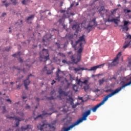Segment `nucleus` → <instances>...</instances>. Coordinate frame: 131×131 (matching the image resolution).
Listing matches in <instances>:
<instances>
[{
	"mask_svg": "<svg viewBox=\"0 0 131 131\" xmlns=\"http://www.w3.org/2000/svg\"><path fill=\"white\" fill-rule=\"evenodd\" d=\"M79 46L81 47L77 51V54L72 55L70 58L72 62H73L75 64H77L78 62H80L81 59V53L83 49L82 48V45H85V39H84V35H82V36L79 38V39L76 41V45L79 43Z\"/></svg>",
	"mask_w": 131,
	"mask_h": 131,
	"instance_id": "nucleus-1",
	"label": "nucleus"
},
{
	"mask_svg": "<svg viewBox=\"0 0 131 131\" xmlns=\"http://www.w3.org/2000/svg\"><path fill=\"white\" fill-rule=\"evenodd\" d=\"M16 114H18L20 117H12L10 116L9 115L6 116V118H8L9 119H13L15 120V121H17L15 123V127H17V126H19V124H20V121H22L24 120V113L22 112H17Z\"/></svg>",
	"mask_w": 131,
	"mask_h": 131,
	"instance_id": "nucleus-2",
	"label": "nucleus"
},
{
	"mask_svg": "<svg viewBox=\"0 0 131 131\" xmlns=\"http://www.w3.org/2000/svg\"><path fill=\"white\" fill-rule=\"evenodd\" d=\"M40 55L39 60L40 62H46L50 59V54H49V50L48 49H43Z\"/></svg>",
	"mask_w": 131,
	"mask_h": 131,
	"instance_id": "nucleus-3",
	"label": "nucleus"
},
{
	"mask_svg": "<svg viewBox=\"0 0 131 131\" xmlns=\"http://www.w3.org/2000/svg\"><path fill=\"white\" fill-rule=\"evenodd\" d=\"M121 56V52H119L113 62L108 63V67H114V66H116V65L119 63V58H120Z\"/></svg>",
	"mask_w": 131,
	"mask_h": 131,
	"instance_id": "nucleus-4",
	"label": "nucleus"
},
{
	"mask_svg": "<svg viewBox=\"0 0 131 131\" xmlns=\"http://www.w3.org/2000/svg\"><path fill=\"white\" fill-rule=\"evenodd\" d=\"M50 127V128H54V124L51 123V124H46L45 123H43V124H39V125L37 126L38 129H40V130H42L43 129H45V128H47V127Z\"/></svg>",
	"mask_w": 131,
	"mask_h": 131,
	"instance_id": "nucleus-5",
	"label": "nucleus"
},
{
	"mask_svg": "<svg viewBox=\"0 0 131 131\" xmlns=\"http://www.w3.org/2000/svg\"><path fill=\"white\" fill-rule=\"evenodd\" d=\"M94 25H95L96 26L98 25V23L96 21V18H93L90 21V24L86 28V30L88 31V32H90V31L92 30V28H93Z\"/></svg>",
	"mask_w": 131,
	"mask_h": 131,
	"instance_id": "nucleus-6",
	"label": "nucleus"
},
{
	"mask_svg": "<svg viewBox=\"0 0 131 131\" xmlns=\"http://www.w3.org/2000/svg\"><path fill=\"white\" fill-rule=\"evenodd\" d=\"M104 65H105V63L92 67H91V69H88V68H84V70H88V71H95L99 68H101V67H104Z\"/></svg>",
	"mask_w": 131,
	"mask_h": 131,
	"instance_id": "nucleus-7",
	"label": "nucleus"
},
{
	"mask_svg": "<svg viewBox=\"0 0 131 131\" xmlns=\"http://www.w3.org/2000/svg\"><path fill=\"white\" fill-rule=\"evenodd\" d=\"M50 38H52V36H50V34H47L43 37L42 41L44 43L45 47H47L48 44H49V40ZM46 42H47L48 43H46Z\"/></svg>",
	"mask_w": 131,
	"mask_h": 131,
	"instance_id": "nucleus-8",
	"label": "nucleus"
},
{
	"mask_svg": "<svg viewBox=\"0 0 131 131\" xmlns=\"http://www.w3.org/2000/svg\"><path fill=\"white\" fill-rule=\"evenodd\" d=\"M123 26H122V29H123V30H125L126 31H128V24H130V22L125 20L123 21Z\"/></svg>",
	"mask_w": 131,
	"mask_h": 131,
	"instance_id": "nucleus-9",
	"label": "nucleus"
},
{
	"mask_svg": "<svg viewBox=\"0 0 131 131\" xmlns=\"http://www.w3.org/2000/svg\"><path fill=\"white\" fill-rule=\"evenodd\" d=\"M109 10L105 9V7L104 6H101L100 9L98 10L99 13L100 15H104V13H107Z\"/></svg>",
	"mask_w": 131,
	"mask_h": 131,
	"instance_id": "nucleus-10",
	"label": "nucleus"
},
{
	"mask_svg": "<svg viewBox=\"0 0 131 131\" xmlns=\"http://www.w3.org/2000/svg\"><path fill=\"white\" fill-rule=\"evenodd\" d=\"M20 129L21 131H32V126L30 125H27L26 127L21 126Z\"/></svg>",
	"mask_w": 131,
	"mask_h": 131,
	"instance_id": "nucleus-11",
	"label": "nucleus"
},
{
	"mask_svg": "<svg viewBox=\"0 0 131 131\" xmlns=\"http://www.w3.org/2000/svg\"><path fill=\"white\" fill-rule=\"evenodd\" d=\"M45 115H52V113H47V112H45V111L42 112V115H38L36 118H34V120H36L37 118H42Z\"/></svg>",
	"mask_w": 131,
	"mask_h": 131,
	"instance_id": "nucleus-12",
	"label": "nucleus"
},
{
	"mask_svg": "<svg viewBox=\"0 0 131 131\" xmlns=\"http://www.w3.org/2000/svg\"><path fill=\"white\" fill-rule=\"evenodd\" d=\"M50 97H47V100H55V97L54 96H56V92L55 90H53L50 92Z\"/></svg>",
	"mask_w": 131,
	"mask_h": 131,
	"instance_id": "nucleus-13",
	"label": "nucleus"
},
{
	"mask_svg": "<svg viewBox=\"0 0 131 131\" xmlns=\"http://www.w3.org/2000/svg\"><path fill=\"white\" fill-rule=\"evenodd\" d=\"M68 100H69V102H70V104H71V105H72V108H76V106L77 105L76 104H74V103L73 102V101L74 100H73V98H72V97H69V98L68 99Z\"/></svg>",
	"mask_w": 131,
	"mask_h": 131,
	"instance_id": "nucleus-14",
	"label": "nucleus"
},
{
	"mask_svg": "<svg viewBox=\"0 0 131 131\" xmlns=\"http://www.w3.org/2000/svg\"><path fill=\"white\" fill-rule=\"evenodd\" d=\"M58 93L59 94L60 96H68V92H66L62 90V89H59L58 91Z\"/></svg>",
	"mask_w": 131,
	"mask_h": 131,
	"instance_id": "nucleus-15",
	"label": "nucleus"
},
{
	"mask_svg": "<svg viewBox=\"0 0 131 131\" xmlns=\"http://www.w3.org/2000/svg\"><path fill=\"white\" fill-rule=\"evenodd\" d=\"M30 83V81H29V79H27L24 81V85L26 90H28V85H29Z\"/></svg>",
	"mask_w": 131,
	"mask_h": 131,
	"instance_id": "nucleus-16",
	"label": "nucleus"
},
{
	"mask_svg": "<svg viewBox=\"0 0 131 131\" xmlns=\"http://www.w3.org/2000/svg\"><path fill=\"white\" fill-rule=\"evenodd\" d=\"M60 72H61V70H60V69H58V71L56 72V80H58V81H60V80H61L62 77H60V76H59V74H60Z\"/></svg>",
	"mask_w": 131,
	"mask_h": 131,
	"instance_id": "nucleus-17",
	"label": "nucleus"
},
{
	"mask_svg": "<svg viewBox=\"0 0 131 131\" xmlns=\"http://www.w3.org/2000/svg\"><path fill=\"white\" fill-rule=\"evenodd\" d=\"M114 18H113V14H111L108 16V18L106 19V22H113Z\"/></svg>",
	"mask_w": 131,
	"mask_h": 131,
	"instance_id": "nucleus-18",
	"label": "nucleus"
},
{
	"mask_svg": "<svg viewBox=\"0 0 131 131\" xmlns=\"http://www.w3.org/2000/svg\"><path fill=\"white\" fill-rule=\"evenodd\" d=\"M73 89L75 92H78L79 90V84H75L73 85Z\"/></svg>",
	"mask_w": 131,
	"mask_h": 131,
	"instance_id": "nucleus-19",
	"label": "nucleus"
},
{
	"mask_svg": "<svg viewBox=\"0 0 131 131\" xmlns=\"http://www.w3.org/2000/svg\"><path fill=\"white\" fill-rule=\"evenodd\" d=\"M113 22H114L116 25H118V22H120L119 17H117V18H114L113 20Z\"/></svg>",
	"mask_w": 131,
	"mask_h": 131,
	"instance_id": "nucleus-20",
	"label": "nucleus"
},
{
	"mask_svg": "<svg viewBox=\"0 0 131 131\" xmlns=\"http://www.w3.org/2000/svg\"><path fill=\"white\" fill-rule=\"evenodd\" d=\"M72 29H73V30H76V31H78V30L79 29V25L76 24V25H74L72 27Z\"/></svg>",
	"mask_w": 131,
	"mask_h": 131,
	"instance_id": "nucleus-21",
	"label": "nucleus"
},
{
	"mask_svg": "<svg viewBox=\"0 0 131 131\" xmlns=\"http://www.w3.org/2000/svg\"><path fill=\"white\" fill-rule=\"evenodd\" d=\"M55 45L57 47L58 49H63V48H65V45H60V43L58 42H56ZM61 46H63L61 47Z\"/></svg>",
	"mask_w": 131,
	"mask_h": 131,
	"instance_id": "nucleus-22",
	"label": "nucleus"
},
{
	"mask_svg": "<svg viewBox=\"0 0 131 131\" xmlns=\"http://www.w3.org/2000/svg\"><path fill=\"white\" fill-rule=\"evenodd\" d=\"M30 2V0H23L21 1V4L26 6V5H27V3H29Z\"/></svg>",
	"mask_w": 131,
	"mask_h": 131,
	"instance_id": "nucleus-23",
	"label": "nucleus"
},
{
	"mask_svg": "<svg viewBox=\"0 0 131 131\" xmlns=\"http://www.w3.org/2000/svg\"><path fill=\"white\" fill-rule=\"evenodd\" d=\"M104 81H105L104 78H103L102 79L99 80V85H101L102 84H103Z\"/></svg>",
	"mask_w": 131,
	"mask_h": 131,
	"instance_id": "nucleus-24",
	"label": "nucleus"
},
{
	"mask_svg": "<svg viewBox=\"0 0 131 131\" xmlns=\"http://www.w3.org/2000/svg\"><path fill=\"white\" fill-rule=\"evenodd\" d=\"M10 1L12 3V5L14 6H16L18 4V0H10Z\"/></svg>",
	"mask_w": 131,
	"mask_h": 131,
	"instance_id": "nucleus-25",
	"label": "nucleus"
},
{
	"mask_svg": "<svg viewBox=\"0 0 131 131\" xmlns=\"http://www.w3.org/2000/svg\"><path fill=\"white\" fill-rule=\"evenodd\" d=\"M34 14L30 15L27 18V21H29V20H31V19H33V18H34Z\"/></svg>",
	"mask_w": 131,
	"mask_h": 131,
	"instance_id": "nucleus-26",
	"label": "nucleus"
},
{
	"mask_svg": "<svg viewBox=\"0 0 131 131\" xmlns=\"http://www.w3.org/2000/svg\"><path fill=\"white\" fill-rule=\"evenodd\" d=\"M89 85H85V86H84V90L85 92H86V91L89 90Z\"/></svg>",
	"mask_w": 131,
	"mask_h": 131,
	"instance_id": "nucleus-27",
	"label": "nucleus"
},
{
	"mask_svg": "<svg viewBox=\"0 0 131 131\" xmlns=\"http://www.w3.org/2000/svg\"><path fill=\"white\" fill-rule=\"evenodd\" d=\"M88 82H89V80H85L83 82H82V83L85 84V85H88Z\"/></svg>",
	"mask_w": 131,
	"mask_h": 131,
	"instance_id": "nucleus-28",
	"label": "nucleus"
},
{
	"mask_svg": "<svg viewBox=\"0 0 131 131\" xmlns=\"http://www.w3.org/2000/svg\"><path fill=\"white\" fill-rule=\"evenodd\" d=\"M74 71H75V72H77L78 71H80V69L79 68H75L74 69Z\"/></svg>",
	"mask_w": 131,
	"mask_h": 131,
	"instance_id": "nucleus-29",
	"label": "nucleus"
},
{
	"mask_svg": "<svg viewBox=\"0 0 131 131\" xmlns=\"http://www.w3.org/2000/svg\"><path fill=\"white\" fill-rule=\"evenodd\" d=\"M117 10H118V8L114 9L113 11L111 12L112 15H113V14H114V13H115Z\"/></svg>",
	"mask_w": 131,
	"mask_h": 131,
	"instance_id": "nucleus-30",
	"label": "nucleus"
},
{
	"mask_svg": "<svg viewBox=\"0 0 131 131\" xmlns=\"http://www.w3.org/2000/svg\"><path fill=\"white\" fill-rule=\"evenodd\" d=\"M3 113H6V111H7V110H6V107L3 106Z\"/></svg>",
	"mask_w": 131,
	"mask_h": 131,
	"instance_id": "nucleus-31",
	"label": "nucleus"
},
{
	"mask_svg": "<svg viewBox=\"0 0 131 131\" xmlns=\"http://www.w3.org/2000/svg\"><path fill=\"white\" fill-rule=\"evenodd\" d=\"M111 92H112V89H108L105 91V93H111Z\"/></svg>",
	"mask_w": 131,
	"mask_h": 131,
	"instance_id": "nucleus-32",
	"label": "nucleus"
},
{
	"mask_svg": "<svg viewBox=\"0 0 131 131\" xmlns=\"http://www.w3.org/2000/svg\"><path fill=\"white\" fill-rule=\"evenodd\" d=\"M20 56V53H18V54H14L12 55V57H17V56Z\"/></svg>",
	"mask_w": 131,
	"mask_h": 131,
	"instance_id": "nucleus-33",
	"label": "nucleus"
},
{
	"mask_svg": "<svg viewBox=\"0 0 131 131\" xmlns=\"http://www.w3.org/2000/svg\"><path fill=\"white\" fill-rule=\"evenodd\" d=\"M10 5H11L10 3H6L5 6L6 8H8V7H9V6H10Z\"/></svg>",
	"mask_w": 131,
	"mask_h": 131,
	"instance_id": "nucleus-34",
	"label": "nucleus"
},
{
	"mask_svg": "<svg viewBox=\"0 0 131 131\" xmlns=\"http://www.w3.org/2000/svg\"><path fill=\"white\" fill-rule=\"evenodd\" d=\"M47 74H52V71L51 70L47 71Z\"/></svg>",
	"mask_w": 131,
	"mask_h": 131,
	"instance_id": "nucleus-35",
	"label": "nucleus"
},
{
	"mask_svg": "<svg viewBox=\"0 0 131 131\" xmlns=\"http://www.w3.org/2000/svg\"><path fill=\"white\" fill-rule=\"evenodd\" d=\"M6 101L7 102H9L10 104L12 103V100H11L10 99H6Z\"/></svg>",
	"mask_w": 131,
	"mask_h": 131,
	"instance_id": "nucleus-36",
	"label": "nucleus"
},
{
	"mask_svg": "<svg viewBox=\"0 0 131 131\" xmlns=\"http://www.w3.org/2000/svg\"><path fill=\"white\" fill-rule=\"evenodd\" d=\"M54 83H56V81H55V80H52V81L51 85H54Z\"/></svg>",
	"mask_w": 131,
	"mask_h": 131,
	"instance_id": "nucleus-37",
	"label": "nucleus"
},
{
	"mask_svg": "<svg viewBox=\"0 0 131 131\" xmlns=\"http://www.w3.org/2000/svg\"><path fill=\"white\" fill-rule=\"evenodd\" d=\"M19 62H20V63H23V59L22 58H19Z\"/></svg>",
	"mask_w": 131,
	"mask_h": 131,
	"instance_id": "nucleus-38",
	"label": "nucleus"
},
{
	"mask_svg": "<svg viewBox=\"0 0 131 131\" xmlns=\"http://www.w3.org/2000/svg\"><path fill=\"white\" fill-rule=\"evenodd\" d=\"M30 108V106L29 105L27 104V106H26V109H29Z\"/></svg>",
	"mask_w": 131,
	"mask_h": 131,
	"instance_id": "nucleus-39",
	"label": "nucleus"
},
{
	"mask_svg": "<svg viewBox=\"0 0 131 131\" xmlns=\"http://www.w3.org/2000/svg\"><path fill=\"white\" fill-rule=\"evenodd\" d=\"M126 36L127 38H129V39H131V35H128Z\"/></svg>",
	"mask_w": 131,
	"mask_h": 131,
	"instance_id": "nucleus-40",
	"label": "nucleus"
},
{
	"mask_svg": "<svg viewBox=\"0 0 131 131\" xmlns=\"http://www.w3.org/2000/svg\"><path fill=\"white\" fill-rule=\"evenodd\" d=\"M20 86H21L20 85H17L16 88L17 90H20Z\"/></svg>",
	"mask_w": 131,
	"mask_h": 131,
	"instance_id": "nucleus-41",
	"label": "nucleus"
},
{
	"mask_svg": "<svg viewBox=\"0 0 131 131\" xmlns=\"http://www.w3.org/2000/svg\"><path fill=\"white\" fill-rule=\"evenodd\" d=\"M46 70H47V67L45 66L43 69H42V71H46Z\"/></svg>",
	"mask_w": 131,
	"mask_h": 131,
	"instance_id": "nucleus-42",
	"label": "nucleus"
},
{
	"mask_svg": "<svg viewBox=\"0 0 131 131\" xmlns=\"http://www.w3.org/2000/svg\"><path fill=\"white\" fill-rule=\"evenodd\" d=\"M62 62L64 64H65V63H67V61H66V60H63L62 61Z\"/></svg>",
	"mask_w": 131,
	"mask_h": 131,
	"instance_id": "nucleus-43",
	"label": "nucleus"
},
{
	"mask_svg": "<svg viewBox=\"0 0 131 131\" xmlns=\"http://www.w3.org/2000/svg\"><path fill=\"white\" fill-rule=\"evenodd\" d=\"M102 75H103V74H97V75H95V76H102Z\"/></svg>",
	"mask_w": 131,
	"mask_h": 131,
	"instance_id": "nucleus-44",
	"label": "nucleus"
},
{
	"mask_svg": "<svg viewBox=\"0 0 131 131\" xmlns=\"http://www.w3.org/2000/svg\"><path fill=\"white\" fill-rule=\"evenodd\" d=\"M80 82H82V81H81V80H80V79H79L78 80V84H79V83H80Z\"/></svg>",
	"mask_w": 131,
	"mask_h": 131,
	"instance_id": "nucleus-45",
	"label": "nucleus"
},
{
	"mask_svg": "<svg viewBox=\"0 0 131 131\" xmlns=\"http://www.w3.org/2000/svg\"><path fill=\"white\" fill-rule=\"evenodd\" d=\"M6 15H7V13H3L2 14V17H5V16H6Z\"/></svg>",
	"mask_w": 131,
	"mask_h": 131,
	"instance_id": "nucleus-46",
	"label": "nucleus"
},
{
	"mask_svg": "<svg viewBox=\"0 0 131 131\" xmlns=\"http://www.w3.org/2000/svg\"><path fill=\"white\" fill-rule=\"evenodd\" d=\"M68 55H70V54H72V51H70V52H68Z\"/></svg>",
	"mask_w": 131,
	"mask_h": 131,
	"instance_id": "nucleus-47",
	"label": "nucleus"
},
{
	"mask_svg": "<svg viewBox=\"0 0 131 131\" xmlns=\"http://www.w3.org/2000/svg\"><path fill=\"white\" fill-rule=\"evenodd\" d=\"M14 68H15V69H17V70H21V69H20V68H16V67H14Z\"/></svg>",
	"mask_w": 131,
	"mask_h": 131,
	"instance_id": "nucleus-48",
	"label": "nucleus"
},
{
	"mask_svg": "<svg viewBox=\"0 0 131 131\" xmlns=\"http://www.w3.org/2000/svg\"><path fill=\"white\" fill-rule=\"evenodd\" d=\"M80 70H84V68H80Z\"/></svg>",
	"mask_w": 131,
	"mask_h": 131,
	"instance_id": "nucleus-49",
	"label": "nucleus"
},
{
	"mask_svg": "<svg viewBox=\"0 0 131 131\" xmlns=\"http://www.w3.org/2000/svg\"><path fill=\"white\" fill-rule=\"evenodd\" d=\"M30 76H32V74H30L28 76V79H29V77H30Z\"/></svg>",
	"mask_w": 131,
	"mask_h": 131,
	"instance_id": "nucleus-50",
	"label": "nucleus"
},
{
	"mask_svg": "<svg viewBox=\"0 0 131 131\" xmlns=\"http://www.w3.org/2000/svg\"><path fill=\"white\" fill-rule=\"evenodd\" d=\"M57 31V30L53 29L52 30V32H54V31Z\"/></svg>",
	"mask_w": 131,
	"mask_h": 131,
	"instance_id": "nucleus-51",
	"label": "nucleus"
},
{
	"mask_svg": "<svg viewBox=\"0 0 131 131\" xmlns=\"http://www.w3.org/2000/svg\"><path fill=\"white\" fill-rule=\"evenodd\" d=\"M131 11L129 10H127V13H130Z\"/></svg>",
	"mask_w": 131,
	"mask_h": 131,
	"instance_id": "nucleus-52",
	"label": "nucleus"
},
{
	"mask_svg": "<svg viewBox=\"0 0 131 131\" xmlns=\"http://www.w3.org/2000/svg\"><path fill=\"white\" fill-rule=\"evenodd\" d=\"M36 100L38 101L39 102V99L38 98H36Z\"/></svg>",
	"mask_w": 131,
	"mask_h": 131,
	"instance_id": "nucleus-53",
	"label": "nucleus"
},
{
	"mask_svg": "<svg viewBox=\"0 0 131 131\" xmlns=\"http://www.w3.org/2000/svg\"><path fill=\"white\" fill-rule=\"evenodd\" d=\"M26 96H23V97H22V98L23 99V100H25V99H26Z\"/></svg>",
	"mask_w": 131,
	"mask_h": 131,
	"instance_id": "nucleus-54",
	"label": "nucleus"
},
{
	"mask_svg": "<svg viewBox=\"0 0 131 131\" xmlns=\"http://www.w3.org/2000/svg\"><path fill=\"white\" fill-rule=\"evenodd\" d=\"M95 91H96V92H100V90H99L98 89H96Z\"/></svg>",
	"mask_w": 131,
	"mask_h": 131,
	"instance_id": "nucleus-55",
	"label": "nucleus"
},
{
	"mask_svg": "<svg viewBox=\"0 0 131 131\" xmlns=\"http://www.w3.org/2000/svg\"><path fill=\"white\" fill-rule=\"evenodd\" d=\"M61 56H62V57H66V56L64 54H61Z\"/></svg>",
	"mask_w": 131,
	"mask_h": 131,
	"instance_id": "nucleus-56",
	"label": "nucleus"
},
{
	"mask_svg": "<svg viewBox=\"0 0 131 131\" xmlns=\"http://www.w3.org/2000/svg\"><path fill=\"white\" fill-rule=\"evenodd\" d=\"M7 2V0H5L4 1H2L3 4H5Z\"/></svg>",
	"mask_w": 131,
	"mask_h": 131,
	"instance_id": "nucleus-57",
	"label": "nucleus"
},
{
	"mask_svg": "<svg viewBox=\"0 0 131 131\" xmlns=\"http://www.w3.org/2000/svg\"><path fill=\"white\" fill-rule=\"evenodd\" d=\"M117 7H121V5L120 4H118V5H117Z\"/></svg>",
	"mask_w": 131,
	"mask_h": 131,
	"instance_id": "nucleus-58",
	"label": "nucleus"
},
{
	"mask_svg": "<svg viewBox=\"0 0 131 131\" xmlns=\"http://www.w3.org/2000/svg\"><path fill=\"white\" fill-rule=\"evenodd\" d=\"M10 84H14L13 82H10Z\"/></svg>",
	"mask_w": 131,
	"mask_h": 131,
	"instance_id": "nucleus-59",
	"label": "nucleus"
},
{
	"mask_svg": "<svg viewBox=\"0 0 131 131\" xmlns=\"http://www.w3.org/2000/svg\"><path fill=\"white\" fill-rule=\"evenodd\" d=\"M92 76L93 77H95V76H96V75H93Z\"/></svg>",
	"mask_w": 131,
	"mask_h": 131,
	"instance_id": "nucleus-60",
	"label": "nucleus"
},
{
	"mask_svg": "<svg viewBox=\"0 0 131 131\" xmlns=\"http://www.w3.org/2000/svg\"><path fill=\"white\" fill-rule=\"evenodd\" d=\"M11 32H12L11 30H9V33H11Z\"/></svg>",
	"mask_w": 131,
	"mask_h": 131,
	"instance_id": "nucleus-61",
	"label": "nucleus"
},
{
	"mask_svg": "<svg viewBox=\"0 0 131 131\" xmlns=\"http://www.w3.org/2000/svg\"><path fill=\"white\" fill-rule=\"evenodd\" d=\"M129 64L130 65H131V62H130V61L129 62Z\"/></svg>",
	"mask_w": 131,
	"mask_h": 131,
	"instance_id": "nucleus-62",
	"label": "nucleus"
},
{
	"mask_svg": "<svg viewBox=\"0 0 131 131\" xmlns=\"http://www.w3.org/2000/svg\"><path fill=\"white\" fill-rule=\"evenodd\" d=\"M70 22H72V20L71 19L70 20Z\"/></svg>",
	"mask_w": 131,
	"mask_h": 131,
	"instance_id": "nucleus-63",
	"label": "nucleus"
},
{
	"mask_svg": "<svg viewBox=\"0 0 131 131\" xmlns=\"http://www.w3.org/2000/svg\"><path fill=\"white\" fill-rule=\"evenodd\" d=\"M15 131H19V130H15Z\"/></svg>",
	"mask_w": 131,
	"mask_h": 131,
	"instance_id": "nucleus-64",
	"label": "nucleus"
}]
</instances>
